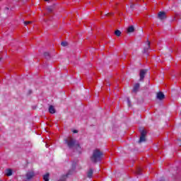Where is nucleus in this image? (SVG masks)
Returning <instances> with one entry per match:
<instances>
[{
  "label": "nucleus",
  "mask_w": 181,
  "mask_h": 181,
  "mask_svg": "<svg viewBox=\"0 0 181 181\" xmlns=\"http://www.w3.org/2000/svg\"><path fill=\"white\" fill-rule=\"evenodd\" d=\"M103 156V153L100 151V150H95L93 151V155L91 157L92 162H98L101 159V156Z\"/></svg>",
  "instance_id": "f257e3e1"
},
{
  "label": "nucleus",
  "mask_w": 181,
  "mask_h": 181,
  "mask_svg": "<svg viewBox=\"0 0 181 181\" xmlns=\"http://www.w3.org/2000/svg\"><path fill=\"white\" fill-rule=\"evenodd\" d=\"M67 144H68V146L69 148H73V146H75L76 149H77V151H80L81 147L78 144H76V141H74V139H73V138L71 137H69L67 139Z\"/></svg>",
  "instance_id": "f03ea898"
},
{
  "label": "nucleus",
  "mask_w": 181,
  "mask_h": 181,
  "mask_svg": "<svg viewBox=\"0 0 181 181\" xmlns=\"http://www.w3.org/2000/svg\"><path fill=\"white\" fill-rule=\"evenodd\" d=\"M145 136H146V130L143 129L141 132V136H140L139 142H145V141H146Z\"/></svg>",
  "instance_id": "7ed1b4c3"
},
{
  "label": "nucleus",
  "mask_w": 181,
  "mask_h": 181,
  "mask_svg": "<svg viewBox=\"0 0 181 181\" xmlns=\"http://www.w3.org/2000/svg\"><path fill=\"white\" fill-rule=\"evenodd\" d=\"M158 19H160L161 21L163 19H166V13L163 11H160L158 15Z\"/></svg>",
  "instance_id": "20e7f679"
},
{
  "label": "nucleus",
  "mask_w": 181,
  "mask_h": 181,
  "mask_svg": "<svg viewBox=\"0 0 181 181\" xmlns=\"http://www.w3.org/2000/svg\"><path fill=\"white\" fill-rule=\"evenodd\" d=\"M145 74H146V70L144 69H141L140 70V81H142V80H144V78H145Z\"/></svg>",
  "instance_id": "39448f33"
},
{
  "label": "nucleus",
  "mask_w": 181,
  "mask_h": 181,
  "mask_svg": "<svg viewBox=\"0 0 181 181\" xmlns=\"http://www.w3.org/2000/svg\"><path fill=\"white\" fill-rule=\"evenodd\" d=\"M158 100H163L165 98V95L162 92H159L157 93Z\"/></svg>",
  "instance_id": "423d86ee"
},
{
  "label": "nucleus",
  "mask_w": 181,
  "mask_h": 181,
  "mask_svg": "<svg viewBox=\"0 0 181 181\" xmlns=\"http://www.w3.org/2000/svg\"><path fill=\"white\" fill-rule=\"evenodd\" d=\"M33 176H35V173H33V172L28 173L26 175L27 180H30Z\"/></svg>",
  "instance_id": "0eeeda50"
},
{
  "label": "nucleus",
  "mask_w": 181,
  "mask_h": 181,
  "mask_svg": "<svg viewBox=\"0 0 181 181\" xmlns=\"http://www.w3.org/2000/svg\"><path fill=\"white\" fill-rule=\"evenodd\" d=\"M149 47H151V42L149 40H147L146 47L144 48V53H146L149 50Z\"/></svg>",
  "instance_id": "6e6552de"
},
{
  "label": "nucleus",
  "mask_w": 181,
  "mask_h": 181,
  "mask_svg": "<svg viewBox=\"0 0 181 181\" xmlns=\"http://www.w3.org/2000/svg\"><path fill=\"white\" fill-rule=\"evenodd\" d=\"M139 90V83H136L133 88V93H136Z\"/></svg>",
  "instance_id": "1a4fd4ad"
},
{
  "label": "nucleus",
  "mask_w": 181,
  "mask_h": 181,
  "mask_svg": "<svg viewBox=\"0 0 181 181\" xmlns=\"http://www.w3.org/2000/svg\"><path fill=\"white\" fill-rule=\"evenodd\" d=\"M49 112H50V114H54V112H56V110H54V107H53L52 105L49 106Z\"/></svg>",
  "instance_id": "9d476101"
},
{
  "label": "nucleus",
  "mask_w": 181,
  "mask_h": 181,
  "mask_svg": "<svg viewBox=\"0 0 181 181\" xmlns=\"http://www.w3.org/2000/svg\"><path fill=\"white\" fill-rule=\"evenodd\" d=\"M6 176H12V170L7 169L6 170Z\"/></svg>",
  "instance_id": "9b49d317"
},
{
  "label": "nucleus",
  "mask_w": 181,
  "mask_h": 181,
  "mask_svg": "<svg viewBox=\"0 0 181 181\" xmlns=\"http://www.w3.org/2000/svg\"><path fill=\"white\" fill-rule=\"evenodd\" d=\"M134 26H132V25L129 26L127 28L128 33H131L134 32Z\"/></svg>",
  "instance_id": "f8f14e48"
},
{
  "label": "nucleus",
  "mask_w": 181,
  "mask_h": 181,
  "mask_svg": "<svg viewBox=\"0 0 181 181\" xmlns=\"http://www.w3.org/2000/svg\"><path fill=\"white\" fill-rule=\"evenodd\" d=\"M43 180H44L45 181H49V173H47L46 175H45L43 176Z\"/></svg>",
  "instance_id": "ddd939ff"
},
{
  "label": "nucleus",
  "mask_w": 181,
  "mask_h": 181,
  "mask_svg": "<svg viewBox=\"0 0 181 181\" xmlns=\"http://www.w3.org/2000/svg\"><path fill=\"white\" fill-rule=\"evenodd\" d=\"M88 177H93V170H89L88 172Z\"/></svg>",
  "instance_id": "4468645a"
},
{
  "label": "nucleus",
  "mask_w": 181,
  "mask_h": 181,
  "mask_svg": "<svg viewBox=\"0 0 181 181\" xmlns=\"http://www.w3.org/2000/svg\"><path fill=\"white\" fill-rule=\"evenodd\" d=\"M115 35H116V36H121V31H119V30H116L115 32Z\"/></svg>",
  "instance_id": "2eb2a0df"
},
{
  "label": "nucleus",
  "mask_w": 181,
  "mask_h": 181,
  "mask_svg": "<svg viewBox=\"0 0 181 181\" xmlns=\"http://www.w3.org/2000/svg\"><path fill=\"white\" fill-rule=\"evenodd\" d=\"M61 45H62L64 47H65L67 46L69 44L67 43V42H62L61 43Z\"/></svg>",
  "instance_id": "dca6fc26"
},
{
  "label": "nucleus",
  "mask_w": 181,
  "mask_h": 181,
  "mask_svg": "<svg viewBox=\"0 0 181 181\" xmlns=\"http://www.w3.org/2000/svg\"><path fill=\"white\" fill-rule=\"evenodd\" d=\"M24 23L25 25H29V23H32V21H25Z\"/></svg>",
  "instance_id": "f3484780"
},
{
  "label": "nucleus",
  "mask_w": 181,
  "mask_h": 181,
  "mask_svg": "<svg viewBox=\"0 0 181 181\" xmlns=\"http://www.w3.org/2000/svg\"><path fill=\"white\" fill-rule=\"evenodd\" d=\"M136 173H137V175H141V169L138 170Z\"/></svg>",
  "instance_id": "a211bd4d"
},
{
  "label": "nucleus",
  "mask_w": 181,
  "mask_h": 181,
  "mask_svg": "<svg viewBox=\"0 0 181 181\" xmlns=\"http://www.w3.org/2000/svg\"><path fill=\"white\" fill-rule=\"evenodd\" d=\"M73 132L74 134H77V130H74Z\"/></svg>",
  "instance_id": "6ab92c4d"
},
{
  "label": "nucleus",
  "mask_w": 181,
  "mask_h": 181,
  "mask_svg": "<svg viewBox=\"0 0 181 181\" xmlns=\"http://www.w3.org/2000/svg\"><path fill=\"white\" fill-rule=\"evenodd\" d=\"M45 2H49L50 0H44Z\"/></svg>",
  "instance_id": "aec40b11"
}]
</instances>
